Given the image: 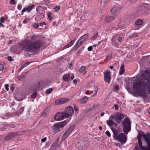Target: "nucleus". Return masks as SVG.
I'll return each mask as SVG.
<instances>
[{"instance_id":"1","label":"nucleus","mask_w":150,"mask_h":150,"mask_svg":"<svg viewBox=\"0 0 150 150\" xmlns=\"http://www.w3.org/2000/svg\"><path fill=\"white\" fill-rule=\"evenodd\" d=\"M31 39H26L21 43V47L30 52L39 50L43 45L42 42L40 40L33 41L35 38L34 35H32Z\"/></svg>"},{"instance_id":"2","label":"nucleus","mask_w":150,"mask_h":150,"mask_svg":"<svg viewBox=\"0 0 150 150\" xmlns=\"http://www.w3.org/2000/svg\"><path fill=\"white\" fill-rule=\"evenodd\" d=\"M111 129L113 134V137L116 140H118L121 144H123L126 143L127 137L123 133L118 134V132L114 128L112 127Z\"/></svg>"},{"instance_id":"3","label":"nucleus","mask_w":150,"mask_h":150,"mask_svg":"<svg viewBox=\"0 0 150 150\" xmlns=\"http://www.w3.org/2000/svg\"><path fill=\"white\" fill-rule=\"evenodd\" d=\"M122 123L123 126V132L125 134H127L131 130V122L130 120L128 117H126Z\"/></svg>"},{"instance_id":"4","label":"nucleus","mask_w":150,"mask_h":150,"mask_svg":"<svg viewBox=\"0 0 150 150\" xmlns=\"http://www.w3.org/2000/svg\"><path fill=\"white\" fill-rule=\"evenodd\" d=\"M124 117V114L119 112L112 114L111 115V118L116 120L118 123H120Z\"/></svg>"},{"instance_id":"5","label":"nucleus","mask_w":150,"mask_h":150,"mask_svg":"<svg viewBox=\"0 0 150 150\" xmlns=\"http://www.w3.org/2000/svg\"><path fill=\"white\" fill-rule=\"evenodd\" d=\"M67 123L66 121H64L55 124L53 125L54 129L56 132H59L60 131V128L64 127Z\"/></svg>"},{"instance_id":"6","label":"nucleus","mask_w":150,"mask_h":150,"mask_svg":"<svg viewBox=\"0 0 150 150\" xmlns=\"http://www.w3.org/2000/svg\"><path fill=\"white\" fill-rule=\"evenodd\" d=\"M67 118L71 116L74 113V110L73 108L71 106H69L66 108L65 111L63 112Z\"/></svg>"},{"instance_id":"7","label":"nucleus","mask_w":150,"mask_h":150,"mask_svg":"<svg viewBox=\"0 0 150 150\" xmlns=\"http://www.w3.org/2000/svg\"><path fill=\"white\" fill-rule=\"evenodd\" d=\"M88 37V35L87 34L81 37L76 43V46L78 48L83 43Z\"/></svg>"},{"instance_id":"8","label":"nucleus","mask_w":150,"mask_h":150,"mask_svg":"<svg viewBox=\"0 0 150 150\" xmlns=\"http://www.w3.org/2000/svg\"><path fill=\"white\" fill-rule=\"evenodd\" d=\"M66 117L63 112H59L56 114L54 117V119L57 121L61 120L64 119Z\"/></svg>"},{"instance_id":"9","label":"nucleus","mask_w":150,"mask_h":150,"mask_svg":"<svg viewBox=\"0 0 150 150\" xmlns=\"http://www.w3.org/2000/svg\"><path fill=\"white\" fill-rule=\"evenodd\" d=\"M103 74L104 81L105 82L109 83L111 79L110 71L108 70H107L103 73Z\"/></svg>"},{"instance_id":"10","label":"nucleus","mask_w":150,"mask_h":150,"mask_svg":"<svg viewBox=\"0 0 150 150\" xmlns=\"http://www.w3.org/2000/svg\"><path fill=\"white\" fill-rule=\"evenodd\" d=\"M87 143V142L86 141H83L82 142H79L76 144L75 146L78 149L81 150L86 147Z\"/></svg>"},{"instance_id":"11","label":"nucleus","mask_w":150,"mask_h":150,"mask_svg":"<svg viewBox=\"0 0 150 150\" xmlns=\"http://www.w3.org/2000/svg\"><path fill=\"white\" fill-rule=\"evenodd\" d=\"M69 101V99L66 98H62L56 100L55 101L56 105H58L66 103Z\"/></svg>"},{"instance_id":"12","label":"nucleus","mask_w":150,"mask_h":150,"mask_svg":"<svg viewBox=\"0 0 150 150\" xmlns=\"http://www.w3.org/2000/svg\"><path fill=\"white\" fill-rule=\"evenodd\" d=\"M41 88V83L39 82L35 83L32 87L30 88L32 91H35L40 90Z\"/></svg>"},{"instance_id":"13","label":"nucleus","mask_w":150,"mask_h":150,"mask_svg":"<svg viewBox=\"0 0 150 150\" xmlns=\"http://www.w3.org/2000/svg\"><path fill=\"white\" fill-rule=\"evenodd\" d=\"M18 134V132L10 133L5 137L4 140L5 141L9 140Z\"/></svg>"},{"instance_id":"14","label":"nucleus","mask_w":150,"mask_h":150,"mask_svg":"<svg viewBox=\"0 0 150 150\" xmlns=\"http://www.w3.org/2000/svg\"><path fill=\"white\" fill-rule=\"evenodd\" d=\"M117 15L116 14L112 16H107L105 18V21L106 23L111 22L116 18Z\"/></svg>"},{"instance_id":"15","label":"nucleus","mask_w":150,"mask_h":150,"mask_svg":"<svg viewBox=\"0 0 150 150\" xmlns=\"http://www.w3.org/2000/svg\"><path fill=\"white\" fill-rule=\"evenodd\" d=\"M142 136L143 137L147 144H150V134L149 133H147L146 134H144Z\"/></svg>"},{"instance_id":"16","label":"nucleus","mask_w":150,"mask_h":150,"mask_svg":"<svg viewBox=\"0 0 150 150\" xmlns=\"http://www.w3.org/2000/svg\"><path fill=\"white\" fill-rule=\"evenodd\" d=\"M122 8V7H114L111 9L110 12L114 14L120 10Z\"/></svg>"},{"instance_id":"17","label":"nucleus","mask_w":150,"mask_h":150,"mask_svg":"<svg viewBox=\"0 0 150 150\" xmlns=\"http://www.w3.org/2000/svg\"><path fill=\"white\" fill-rule=\"evenodd\" d=\"M30 63V62H28L23 63L21 66V67L18 70V71H20L23 69V68L26 66L29 65Z\"/></svg>"},{"instance_id":"18","label":"nucleus","mask_w":150,"mask_h":150,"mask_svg":"<svg viewBox=\"0 0 150 150\" xmlns=\"http://www.w3.org/2000/svg\"><path fill=\"white\" fill-rule=\"evenodd\" d=\"M125 67L124 65L123 64H121V67L120 68V70L119 72V74L120 75H122L125 72Z\"/></svg>"},{"instance_id":"19","label":"nucleus","mask_w":150,"mask_h":150,"mask_svg":"<svg viewBox=\"0 0 150 150\" xmlns=\"http://www.w3.org/2000/svg\"><path fill=\"white\" fill-rule=\"evenodd\" d=\"M70 75L69 74H66L63 76V80L65 81H68L69 80V77Z\"/></svg>"},{"instance_id":"20","label":"nucleus","mask_w":150,"mask_h":150,"mask_svg":"<svg viewBox=\"0 0 150 150\" xmlns=\"http://www.w3.org/2000/svg\"><path fill=\"white\" fill-rule=\"evenodd\" d=\"M141 136H142L140 135L139 134L137 136L138 142L139 143V146L140 147V148L143 146L142 144V142L141 140Z\"/></svg>"},{"instance_id":"21","label":"nucleus","mask_w":150,"mask_h":150,"mask_svg":"<svg viewBox=\"0 0 150 150\" xmlns=\"http://www.w3.org/2000/svg\"><path fill=\"white\" fill-rule=\"evenodd\" d=\"M107 123L109 126H111L115 125V126H117V124L114 122L112 120L110 119L107 121Z\"/></svg>"},{"instance_id":"22","label":"nucleus","mask_w":150,"mask_h":150,"mask_svg":"<svg viewBox=\"0 0 150 150\" xmlns=\"http://www.w3.org/2000/svg\"><path fill=\"white\" fill-rule=\"evenodd\" d=\"M143 23V21L141 19H137L135 23V25L137 26L141 25Z\"/></svg>"},{"instance_id":"23","label":"nucleus","mask_w":150,"mask_h":150,"mask_svg":"<svg viewBox=\"0 0 150 150\" xmlns=\"http://www.w3.org/2000/svg\"><path fill=\"white\" fill-rule=\"evenodd\" d=\"M74 125H72L70 127L67 129V131L70 134L74 129Z\"/></svg>"},{"instance_id":"24","label":"nucleus","mask_w":150,"mask_h":150,"mask_svg":"<svg viewBox=\"0 0 150 150\" xmlns=\"http://www.w3.org/2000/svg\"><path fill=\"white\" fill-rule=\"evenodd\" d=\"M88 97L87 96H85L81 100V102L82 104H83L86 103L88 100Z\"/></svg>"},{"instance_id":"25","label":"nucleus","mask_w":150,"mask_h":150,"mask_svg":"<svg viewBox=\"0 0 150 150\" xmlns=\"http://www.w3.org/2000/svg\"><path fill=\"white\" fill-rule=\"evenodd\" d=\"M70 133L67 131L62 136V139H65L69 136Z\"/></svg>"},{"instance_id":"26","label":"nucleus","mask_w":150,"mask_h":150,"mask_svg":"<svg viewBox=\"0 0 150 150\" xmlns=\"http://www.w3.org/2000/svg\"><path fill=\"white\" fill-rule=\"evenodd\" d=\"M36 11L38 12L40 14L43 13L45 12L44 9L42 8H37Z\"/></svg>"},{"instance_id":"27","label":"nucleus","mask_w":150,"mask_h":150,"mask_svg":"<svg viewBox=\"0 0 150 150\" xmlns=\"http://www.w3.org/2000/svg\"><path fill=\"white\" fill-rule=\"evenodd\" d=\"M140 149L142 150H150V144H147L146 148L143 146Z\"/></svg>"},{"instance_id":"28","label":"nucleus","mask_w":150,"mask_h":150,"mask_svg":"<svg viewBox=\"0 0 150 150\" xmlns=\"http://www.w3.org/2000/svg\"><path fill=\"white\" fill-rule=\"evenodd\" d=\"M86 68L84 66H82L81 67L79 70V71L80 73H82L86 70Z\"/></svg>"},{"instance_id":"29","label":"nucleus","mask_w":150,"mask_h":150,"mask_svg":"<svg viewBox=\"0 0 150 150\" xmlns=\"http://www.w3.org/2000/svg\"><path fill=\"white\" fill-rule=\"evenodd\" d=\"M74 42L75 41L74 40L71 41L70 43L65 46V47L67 48L70 47L74 44Z\"/></svg>"},{"instance_id":"30","label":"nucleus","mask_w":150,"mask_h":150,"mask_svg":"<svg viewBox=\"0 0 150 150\" xmlns=\"http://www.w3.org/2000/svg\"><path fill=\"white\" fill-rule=\"evenodd\" d=\"M38 94L37 91H34L31 95V97L33 98H35L37 96Z\"/></svg>"},{"instance_id":"31","label":"nucleus","mask_w":150,"mask_h":150,"mask_svg":"<svg viewBox=\"0 0 150 150\" xmlns=\"http://www.w3.org/2000/svg\"><path fill=\"white\" fill-rule=\"evenodd\" d=\"M26 11H27L28 13L29 12V11H28V8L27 7L26 8H24L21 11V15H23L24 13Z\"/></svg>"},{"instance_id":"32","label":"nucleus","mask_w":150,"mask_h":150,"mask_svg":"<svg viewBox=\"0 0 150 150\" xmlns=\"http://www.w3.org/2000/svg\"><path fill=\"white\" fill-rule=\"evenodd\" d=\"M98 32H96L95 35L91 37V39L92 40H94L96 39L98 36Z\"/></svg>"},{"instance_id":"33","label":"nucleus","mask_w":150,"mask_h":150,"mask_svg":"<svg viewBox=\"0 0 150 150\" xmlns=\"http://www.w3.org/2000/svg\"><path fill=\"white\" fill-rule=\"evenodd\" d=\"M35 6V5L33 4L30 6H27L28 8V11L30 12V11L33 9V8Z\"/></svg>"},{"instance_id":"34","label":"nucleus","mask_w":150,"mask_h":150,"mask_svg":"<svg viewBox=\"0 0 150 150\" xmlns=\"http://www.w3.org/2000/svg\"><path fill=\"white\" fill-rule=\"evenodd\" d=\"M24 108L23 107H21V108L18 111V112H19V114H22L24 111Z\"/></svg>"},{"instance_id":"35","label":"nucleus","mask_w":150,"mask_h":150,"mask_svg":"<svg viewBox=\"0 0 150 150\" xmlns=\"http://www.w3.org/2000/svg\"><path fill=\"white\" fill-rule=\"evenodd\" d=\"M52 89L51 88L48 89H47L46 91V93L47 94H49L52 92Z\"/></svg>"},{"instance_id":"36","label":"nucleus","mask_w":150,"mask_h":150,"mask_svg":"<svg viewBox=\"0 0 150 150\" xmlns=\"http://www.w3.org/2000/svg\"><path fill=\"white\" fill-rule=\"evenodd\" d=\"M47 16L48 17V19L49 20H51L52 19L51 17L52 13L51 12H49L47 13Z\"/></svg>"},{"instance_id":"37","label":"nucleus","mask_w":150,"mask_h":150,"mask_svg":"<svg viewBox=\"0 0 150 150\" xmlns=\"http://www.w3.org/2000/svg\"><path fill=\"white\" fill-rule=\"evenodd\" d=\"M16 99L18 100L21 101L23 100V97L22 96L21 98L18 97H16Z\"/></svg>"},{"instance_id":"38","label":"nucleus","mask_w":150,"mask_h":150,"mask_svg":"<svg viewBox=\"0 0 150 150\" xmlns=\"http://www.w3.org/2000/svg\"><path fill=\"white\" fill-rule=\"evenodd\" d=\"M60 9V7L59 6H57L54 8V11H58Z\"/></svg>"},{"instance_id":"39","label":"nucleus","mask_w":150,"mask_h":150,"mask_svg":"<svg viewBox=\"0 0 150 150\" xmlns=\"http://www.w3.org/2000/svg\"><path fill=\"white\" fill-rule=\"evenodd\" d=\"M15 3L16 2L14 0H11L10 1V4H11L14 5Z\"/></svg>"},{"instance_id":"40","label":"nucleus","mask_w":150,"mask_h":150,"mask_svg":"<svg viewBox=\"0 0 150 150\" xmlns=\"http://www.w3.org/2000/svg\"><path fill=\"white\" fill-rule=\"evenodd\" d=\"M9 85L6 84L5 86V89L7 91H8L9 90Z\"/></svg>"},{"instance_id":"41","label":"nucleus","mask_w":150,"mask_h":150,"mask_svg":"<svg viewBox=\"0 0 150 150\" xmlns=\"http://www.w3.org/2000/svg\"><path fill=\"white\" fill-rule=\"evenodd\" d=\"M42 15H39L38 16H37L35 18V19L36 21H38L39 20V18H41Z\"/></svg>"},{"instance_id":"42","label":"nucleus","mask_w":150,"mask_h":150,"mask_svg":"<svg viewBox=\"0 0 150 150\" xmlns=\"http://www.w3.org/2000/svg\"><path fill=\"white\" fill-rule=\"evenodd\" d=\"M83 50V49L81 48V49L79 50L77 52V54L79 55L81 53L82 50Z\"/></svg>"},{"instance_id":"43","label":"nucleus","mask_w":150,"mask_h":150,"mask_svg":"<svg viewBox=\"0 0 150 150\" xmlns=\"http://www.w3.org/2000/svg\"><path fill=\"white\" fill-rule=\"evenodd\" d=\"M4 69V66L3 64H0V70L1 71H2Z\"/></svg>"},{"instance_id":"44","label":"nucleus","mask_w":150,"mask_h":150,"mask_svg":"<svg viewBox=\"0 0 150 150\" xmlns=\"http://www.w3.org/2000/svg\"><path fill=\"white\" fill-rule=\"evenodd\" d=\"M33 25L34 27L35 28H38L39 27L38 24L37 23L34 24Z\"/></svg>"},{"instance_id":"45","label":"nucleus","mask_w":150,"mask_h":150,"mask_svg":"<svg viewBox=\"0 0 150 150\" xmlns=\"http://www.w3.org/2000/svg\"><path fill=\"white\" fill-rule=\"evenodd\" d=\"M117 40L120 42H121L122 40V37L121 36H119L118 37Z\"/></svg>"},{"instance_id":"46","label":"nucleus","mask_w":150,"mask_h":150,"mask_svg":"<svg viewBox=\"0 0 150 150\" xmlns=\"http://www.w3.org/2000/svg\"><path fill=\"white\" fill-rule=\"evenodd\" d=\"M105 134L108 137H110L111 136L110 132L108 131L106 132Z\"/></svg>"},{"instance_id":"47","label":"nucleus","mask_w":150,"mask_h":150,"mask_svg":"<svg viewBox=\"0 0 150 150\" xmlns=\"http://www.w3.org/2000/svg\"><path fill=\"white\" fill-rule=\"evenodd\" d=\"M98 88H96L94 90V95H95L97 94V91H98Z\"/></svg>"},{"instance_id":"48","label":"nucleus","mask_w":150,"mask_h":150,"mask_svg":"<svg viewBox=\"0 0 150 150\" xmlns=\"http://www.w3.org/2000/svg\"><path fill=\"white\" fill-rule=\"evenodd\" d=\"M93 49V47L92 46H89L88 48V50L89 51H91Z\"/></svg>"},{"instance_id":"49","label":"nucleus","mask_w":150,"mask_h":150,"mask_svg":"<svg viewBox=\"0 0 150 150\" xmlns=\"http://www.w3.org/2000/svg\"><path fill=\"white\" fill-rule=\"evenodd\" d=\"M19 112H18H18H15L14 113V115L15 116H16L18 115H20V114H19Z\"/></svg>"},{"instance_id":"50","label":"nucleus","mask_w":150,"mask_h":150,"mask_svg":"<svg viewBox=\"0 0 150 150\" xmlns=\"http://www.w3.org/2000/svg\"><path fill=\"white\" fill-rule=\"evenodd\" d=\"M47 140V138L45 137L41 139V141L42 142H44Z\"/></svg>"},{"instance_id":"51","label":"nucleus","mask_w":150,"mask_h":150,"mask_svg":"<svg viewBox=\"0 0 150 150\" xmlns=\"http://www.w3.org/2000/svg\"><path fill=\"white\" fill-rule=\"evenodd\" d=\"M4 18L3 17H2L0 19V21L1 22L4 23Z\"/></svg>"},{"instance_id":"52","label":"nucleus","mask_w":150,"mask_h":150,"mask_svg":"<svg viewBox=\"0 0 150 150\" xmlns=\"http://www.w3.org/2000/svg\"><path fill=\"white\" fill-rule=\"evenodd\" d=\"M12 58L11 56H8V59L9 61H11L12 60Z\"/></svg>"},{"instance_id":"53","label":"nucleus","mask_w":150,"mask_h":150,"mask_svg":"<svg viewBox=\"0 0 150 150\" xmlns=\"http://www.w3.org/2000/svg\"><path fill=\"white\" fill-rule=\"evenodd\" d=\"M44 25H46V23L45 22L40 23H39V25L41 26H42Z\"/></svg>"},{"instance_id":"54","label":"nucleus","mask_w":150,"mask_h":150,"mask_svg":"<svg viewBox=\"0 0 150 150\" xmlns=\"http://www.w3.org/2000/svg\"><path fill=\"white\" fill-rule=\"evenodd\" d=\"M115 89L116 90H117L119 89V86L118 85H116L115 86Z\"/></svg>"},{"instance_id":"55","label":"nucleus","mask_w":150,"mask_h":150,"mask_svg":"<svg viewBox=\"0 0 150 150\" xmlns=\"http://www.w3.org/2000/svg\"><path fill=\"white\" fill-rule=\"evenodd\" d=\"M17 8H18V9L19 10H21V9L22 8V6H21V5H18V6Z\"/></svg>"},{"instance_id":"56","label":"nucleus","mask_w":150,"mask_h":150,"mask_svg":"<svg viewBox=\"0 0 150 150\" xmlns=\"http://www.w3.org/2000/svg\"><path fill=\"white\" fill-rule=\"evenodd\" d=\"M134 150H140L138 146H136Z\"/></svg>"},{"instance_id":"57","label":"nucleus","mask_w":150,"mask_h":150,"mask_svg":"<svg viewBox=\"0 0 150 150\" xmlns=\"http://www.w3.org/2000/svg\"><path fill=\"white\" fill-rule=\"evenodd\" d=\"M114 106L115 107V109H116V110H118V106L116 104H115L114 105Z\"/></svg>"},{"instance_id":"58","label":"nucleus","mask_w":150,"mask_h":150,"mask_svg":"<svg viewBox=\"0 0 150 150\" xmlns=\"http://www.w3.org/2000/svg\"><path fill=\"white\" fill-rule=\"evenodd\" d=\"M137 0H130V2L132 4H134Z\"/></svg>"},{"instance_id":"59","label":"nucleus","mask_w":150,"mask_h":150,"mask_svg":"<svg viewBox=\"0 0 150 150\" xmlns=\"http://www.w3.org/2000/svg\"><path fill=\"white\" fill-rule=\"evenodd\" d=\"M28 20L27 19H25L23 21V23H26L27 22Z\"/></svg>"},{"instance_id":"60","label":"nucleus","mask_w":150,"mask_h":150,"mask_svg":"<svg viewBox=\"0 0 150 150\" xmlns=\"http://www.w3.org/2000/svg\"><path fill=\"white\" fill-rule=\"evenodd\" d=\"M74 78V76L73 74H72L70 77V79L71 80H73Z\"/></svg>"},{"instance_id":"61","label":"nucleus","mask_w":150,"mask_h":150,"mask_svg":"<svg viewBox=\"0 0 150 150\" xmlns=\"http://www.w3.org/2000/svg\"><path fill=\"white\" fill-rule=\"evenodd\" d=\"M73 82L74 83V84H76L77 83V81L76 80V79H74L73 80Z\"/></svg>"},{"instance_id":"62","label":"nucleus","mask_w":150,"mask_h":150,"mask_svg":"<svg viewBox=\"0 0 150 150\" xmlns=\"http://www.w3.org/2000/svg\"><path fill=\"white\" fill-rule=\"evenodd\" d=\"M10 89H11L12 92H13V90H14V88L13 87L11 86L10 87Z\"/></svg>"},{"instance_id":"63","label":"nucleus","mask_w":150,"mask_h":150,"mask_svg":"<svg viewBox=\"0 0 150 150\" xmlns=\"http://www.w3.org/2000/svg\"><path fill=\"white\" fill-rule=\"evenodd\" d=\"M74 109L75 111H77L78 110V108L76 106L74 107Z\"/></svg>"},{"instance_id":"64","label":"nucleus","mask_w":150,"mask_h":150,"mask_svg":"<svg viewBox=\"0 0 150 150\" xmlns=\"http://www.w3.org/2000/svg\"><path fill=\"white\" fill-rule=\"evenodd\" d=\"M97 107L96 105H94L92 107V108H95Z\"/></svg>"}]
</instances>
